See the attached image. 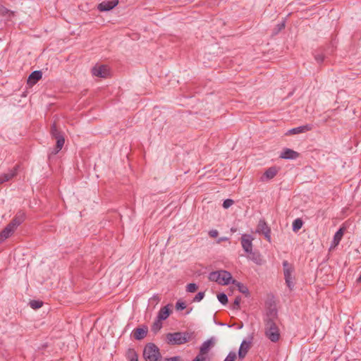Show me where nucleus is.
<instances>
[{
	"instance_id": "obj_1",
	"label": "nucleus",
	"mask_w": 361,
	"mask_h": 361,
	"mask_svg": "<svg viewBox=\"0 0 361 361\" xmlns=\"http://www.w3.org/2000/svg\"><path fill=\"white\" fill-rule=\"evenodd\" d=\"M277 310L270 309L264 319V334L271 341L277 342L280 338V331L277 325Z\"/></svg>"
},
{
	"instance_id": "obj_2",
	"label": "nucleus",
	"mask_w": 361,
	"mask_h": 361,
	"mask_svg": "<svg viewBox=\"0 0 361 361\" xmlns=\"http://www.w3.org/2000/svg\"><path fill=\"white\" fill-rule=\"evenodd\" d=\"M209 279L220 285H228L232 283V276L230 272L225 270L212 271L209 275Z\"/></svg>"
},
{
	"instance_id": "obj_3",
	"label": "nucleus",
	"mask_w": 361,
	"mask_h": 361,
	"mask_svg": "<svg viewBox=\"0 0 361 361\" xmlns=\"http://www.w3.org/2000/svg\"><path fill=\"white\" fill-rule=\"evenodd\" d=\"M166 342L171 345H180L189 341L190 334L187 332L169 333L166 336Z\"/></svg>"
},
{
	"instance_id": "obj_4",
	"label": "nucleus",
	"mask_w": 361,
	"mask_h": 361,
	"mask_svg": "<svg viewBox=\"0 0 361 361\" xmlns=\"http://www.w3.org/2000/svg\"><path fill=\"white\" fill-rule=\"evenodd\" d=\"M143 357L146 361H158L161 358L159 348L154 343H148L145 345Z\"/></svg>"
},
{
	"instance_id": "obj_5",
	"label": "nucleus",
	"mask_w": 361,
	"mask_h": 361,
	"mask_svg": "<svg viewBox=\"0 0 361 361\" xmlns=\"http://www.w3.org/2000/svg\"><path fill=\"white\" fill-rule=\"evenodd\" d=\"M283 267L286 283L288 287L289 290H292L294 288L293 277L292 276L294 269L292 267V265L288 262V261L283 262Z\"/></svg>"
},
{
	"instance_id": "obj_6",
	"label": "nucleus",
	"mask_w": 361,
	"mask_h": 361,
	"mask_svg": "<svg viewBox=\"0 0 361 361\" xmlns=\"http://www.w3.org/2000/svg\"><path fill=\"white\" fill-rule=\"evenodd\" d=\"M256 233L264 235L269 243L271 242V228L264 219H260L256 228Z\"/></svg>"
},
{
	"instance_id": "obj_7",
	"label": "nucleus",
	"mask_w": 361,
	"mask_h": 361,
	"mask_svg": "<svg viewBox=\"0 0 361 361\" xmlns=\"http://www.w3.org/2000/svg\"><path fill=\"white\" fill-rule=\"evenodd\" d=\"M253 237L249 234H243L241 237V245L244 251L247 252H251L252 250V240Z\"/></svg>"
},
{
	"instance_id": "obj_8",
	"label": "nucleus",
	"mask_w": 361,
	"mask_h": 361,
	"mask_svg": "<svg viewBox=\"0 0 361 361\" xmlns=\"http://www.w3.org/2000/svg\"><path fill=\"white\" fill-rule=\"evenodd\" d=\"M118 4V0H109V1H103L100 3L97 8L99 11H109L113 9Z\"/></svg>"
},
{
	"instance_id": "obj_9",
	"label": "nucleus",
	"mask_w": 361,
	"mask_h": 361,
	"mask_svg": "<svg viewBox=\"0 0 361 361\" xmlns=\"http://www.w3.org/2000/svg\"><path fill=\"white\" fill-rule=\"evenodd\" d=\"M92 73L95 76L106 78L109 74V68L104 65L94 66L92 70Z\"/></svg>"
},
{
	"instance_id": "obj_10",
	"label": "nucleus",
	"mask_w": 361,
	"mask_h": 361,
	"mask_svg": "<svg viewBox=\"0 0 361 361\" xmlns=\"http://www.w3.org/2000/svg\"><path fill=\"white\" fill-rule=\"evenodd\" d=\"M19 169V165L15 166L12 169L9 170L8 173H5L0 176V184L10 180L16 176Z\"/></svg>"
},
{
	"instance_id": "obj_11",
	"label": "nucleus",
	"mask_w": 361,
	"mask_h": 361,
	"mask_svg": "<svg viewBox=\"0 0 361 361\" xmlns=\"http://www.w3.org/2000/svg\"><path fill=\"white\" fill-rule=\"evenodd\" d=\"M16 228L8 224L0 233V243L9 238L15 231Z\"/></svg>"
},
{
	"instance_id": "obj_12",
	"label": "nucleus",
	"mask_w": 361,
	"mask_h": 361,
	"mask_svg": "<svg viewBox=\"0 0 361 361\" xmlns=\"http://www.w3.org/2000/svg\"><path fill=\"white\" fill-rule=\"evenodd\" d=\"M247 259L252 260L254 263L258 265H261L263 263V259L260 253L258 251L251 250V252H247Z\"/></svg>"
},
{
	"instance_id": "obj_13",
	"label": "nucleus",
	"mask_w": 361,
	"mask_h": 361,
	"mask_svg": "<svg viewBox=\"0 0 361 361\" xmlns=\"http://www.w3.org/2000/svg\"><path fill=\"white\" fill-rule=\"evenodd\" d=\"M250 348V342L244 340L241 343L240 348L238 350V354L239 359H240V360L244 359V357H245L246 354L247 353Z\"/></svg>"
},
{
	"instance_id": "obj_14",
	"label": "nucleus",
	"mask_w": 361,
	"mask_h": 361,
	"mask_svg": "<svg viewBox=\"0 0 361 361\" xmlns=\"http://www.w3.org/2000/svg\"><path fill=\"white\" fill-rule=\"evenodd\" d=\"M299 154L288 148H286L281 154L280 157L285 159H295L298 157Z\"/></svg>"
},
{
	"instance_id": "obj_15",
	"label": "nucleus",
	"mask_w": 361,
	"mask_h": 361,
	"mask_svg": "<svg viewBox=\"0 0 361 361\" xmlns=\"http://www.w3.org/2000/svg\"><path fill=\"white\" fill-rule=\"evenodd\" d=\"M25 218V213L18 212L9 224L16 229V228L24 221Z\"/></svg>"
},
{
	"instance_id": "obj_16",
	"label": "nucleus",
	"mask_w": 361,
	"mask_h": 361,
	"mask_svg": "<svg viewBox=\"0 0 361 361\" xmlns=\"http://www.w3.org/2000/svg\"><path fill=\"white\" fill-rule=\"evenodd\" d=\"M311 129H312V127L310 125L301 126L288 130V131L286 133V135H295V134L303 133L310 130Z\"/></svg>"
},
{
	"instance_id": "obj_17",
	"label": "nucleus",
	"mask_w": 361,
	"mask_h": 361,
	"mask_svg": "<svg viewBox=\"0 0 361 361\" xmlns=\"http://www.w3.org/2000/svg\"><path fill=\"white\" fill-rule=\"evenodd\" d=\"M133 337L136 340H142L143 339L147 334V328L145 326L136 328L133 330Z\"/></svg>"
},
{
	"instance_id": "obj_18",
	"label": "nucleus",
	"mask_w": 361,
	"mask_h": 361,
	"mask_svg": "<svg viewBox=\"0 0 361 361\" xmlns=\"http://www.w3.org/2000/svg\"><path fill=\"white\" fill-rule=\"evenodd\" d=\"M42 77V73L40 71H33L28 77L27 84L32 85L37 83Z\"/></svg>"
},
{
	"instance_id": "obj_19",
	"label": "nucleus",
	"mask_w": 361,
	"mask_h": 361,
	"mask_svg": "<svg viewBox=\"0 0 361 361\" xmlns=\"http://www.w3.org/2000/svg\"><path fill=\"white\" fill-rule=\"evenodd\" d=\"M169 306H170V305H167L163 307L162 308H161L158 312L157 319H158L161 321H164V320L166 319L171 313Z\"/></svg>"
},
{
	"instance_id": "obj_20",
	"label": "nucleus",
	"mask_w": 361,
	"mask_h": 361,
	"mask_svg": "<svg viewBox=\"0 0 361 361\" xmlns=\"http://www.w3.org/2000/svg\"><path fill=\"white\" fill-rule=\"evenodd\" d=\"M214 345L213 340L208 339L206 341L203 342L200 348V352L202 354H204L207 355L208 352L210 350L211 348Z\"/></svg>"
},
{
	"instance_id": "obj_21",
	"label": "nucleus",
	"mask_w": 361,
	"mask_h": 361,
	"mask_svg": "<svg viewBox=\"0 0 361 361\" xmlns=\"http://www.w3.org/2000/svg\"><path fill=\"white\" fill-rule=\"evenodd\" d=\"M56 145L55 149L51 152L52 154H56L62 149V147H63L64 142H65V139H64L63 135L59 137H57V138H56Z\"/></svg>"
},
{
	"instance_id": "obj_22",
	"label": "nucleus",
	"mask_w": 361,
	"mask_h": 361,
	"mask_svg": "<svg viewBox=\"0 0 361 361\" xmlns=\"http://www.w3.org/2000/svg\"><path fill=\"white\" fill-rule=\"evenodd\" d=\"M344 233V228H340L334 234V239H333V244L334 246H336L339 244L340 241L341 240L343 235Z\"/></svg>"
},
{
	"instance_id": "obj_23",
	"label": "nucleus",
	"mask_w": 361,
	"mask_h": 361,
	"mask_svg": "<svg viewBox=\"0 0 361 361\" xmlns=\"http://www.w3.org/2000/svg\"><path fill=\"white\" fill-rule=\"evenodd\" d=\"M126 357L129 361H138V355L133 348H128L126 352Z\"/></svg>"
},
{
	"instance_id": "obj_24",
	"label": "nucleus",
	"mask_w": 361,
	"mask_h": 361,
	"mask_svg": "<svg viewBox=\"0 0 361 361\" xmlns=\"http://www.w3.org/2000/svg\"><path fill=\"white\" fill-rule=\"evenodd\" d=\"M277 169L275 167L269 168L264 173L267 179H271L277 174Z\"/></svg>"
},
{
	"instance_id": "obj_25",
	"label": "nucleus",
	"mask_w": 361,
	"mask_h": 361,
	"mask_svg": "<svg viewBox=\"0 0 361 361\" xmlns=\"http://www.w3.org/2000/svg\"><path fill=\"white\" fill-rule=\"evenodd\" d=\"M50 133H51V137L54 139L57 138V137H59L63 135V133L57 129L56 125L55 123H54L51 126Z\"/></svg>"
},
{
	"instance_id": "obj_26",
	"label": "nucleus",
	"mask_w": 361,
	"mask_h": 361,
	"mask_svg": "<svg viewBox=\"0 0 361 361\" xmlns=\"http://www.w3.org/2000/svg\"><path fill=\"white\" fill-rule=\"evenodd\" d=\"M232 283L235 285L238 288V290L240 293H244V294H247L249 293L248 288H247V286H244L243 283H241L235 280H233Z\"/></svg>"
},
{
	"instance_id": "obj_27",
	"label": "nucleus",
	"mask_w": 361,
	"mask_h": 361,
	"mask_svg": "<svg viewBox=\"0 0 361 361\" xmlns=\"http://www.w3.org/2000/svg\"><path fill=\"white\" fill-rule=\"evenodd\" d=\"M303 221L301 219L298 218L295 219L293 222V231L294 232L298 231L302 226Z\"/></svg>"
},
{
	"instance_id": "obj_28",
	"label": "nucleus",
	"mask_w": 361,
	"mask_h": 361,
	"mask_svg": "<svg viewBox=\"0 0 361 361\" xmlns=\"http://www.w3.org/2000/svg\"><path fill=\"white\" fill-rule=\"evenodd\" d=\"M162 327V321L156 319L154 321L152 326V331L156 334L157 333Z\"/></svg>"
},
{
	"instance_id": "obj_29",
	"label": "nucleus",
	"mask_w": 361,
	"mask_h": 361,
	"mask_svg": "<svg viewBox=\"0 0 361 361\" xmlns=\"http://www.w3.org/2000/svg\"><path fill=\"white\" fill-rule=\"evenodd\" d=\"M217 298L219 301L223 305H226L228 302V297L224 293L218 294Z\"/></svg>"
},
{
	"instance_id": "obj_30",
	"label": "nucleus",
	"mask_w": 361,
	"mask_h": 361,
	"mask_svg": "<svg viewBox=\"0 0 361 361\" xmlns=\"http://www.w3.org/2000/svg\"><path fill=\"white\" fill-rule=\"evenodd\" d=\"M30 305L33 309H38L42 306V302L39 300H31Z\"/></svg>"
},
{
	"instance_id": "obj_31",
	"label": "nucleus",
	"mask_w": 361,
	"mask_h": 361,
	"mask_svg": "<svg viewBox=\"0 0 361 361\" xmlns=\"http://www.w3.org/2000/svg\"><path fill=\"white\" fill-rule=\"evenodd\" d=\"M197 286L194 283L188 284V286L186 287V290L189 293H194L197 290Z\"/></svg>"
},
{
	"instance_id": "obj_32",
	"label": "nucleus",
	"mask_w": 361,
	"mask_h": 361,
	"mask_svg": "<svg viewBox=\"0 0 361 361\" xmlns=\"http://www.w3.org/2000/svg\"><path fill=\"white\" fill-rule=\"evenodd\" d=\"M236 353L235 352H230L224 361H235L236 359Z\"/></svg>"
},
{
	"instance_id": "obj_33",
	"label": "nucleus",
	"mask_w": 361,
	"mask_h": 361,
	"mask_svg": "<svg viewBox=\"0 0 361 361\" xmlns=\"http://www.w3.org/2000/svg\"><path fill=\"white\" fill-rule=\"evenodd\" d=\"M241 301V298L240 296H238L235 298L233 304V310H238L240 308V303Z\"/></svg>"
},
{
	"instance_id": "obj_34",
	"label": "nucleus",
	"mask_w": 361,
	"mask_h": 361,
	"mask_svg": "<svg viewBox=\"0 0 361 361\" xmlns=\"http://www.w3.org/2000/svg\"><path fill=\"white\" fill-rule=\"evenodd\" d=\"M207 360V355L204 354H202L200 352L199 354L196 356L195 359H193L192 361H206Z\"/></svg>"
},
{
	"instance_id": "obj_35",
	"label": "nucleus",
	"mask_w": 361,
	"mask_h": 361,
	"mask_svg": "<svg viewBox=\"0 0 361 361\" xmlns=\"http://www.w3.org/2000/svg\"><path fill=\"white\" fill-rule=\"evenodd\" d=\"M204 297V292H199L195 297L193 298V302H200L201 301Z\"/></svg>"
},
{
	"instance_id": "obj_36",
	"label": "nucleus",
	"mask_w": 361,
	"mask_h": 361,
	"mask_svg": "<svg viewBox=\"0 0 361 361\" xmlns=\"http://www.w3.org/2000/svg\"><path fill=\"white\" fill-rule=\"evenodd\" d=\"M233 204V200H231V199H227L226 200L224 201V203H223V207L225 209H228V207H230L232 204Z\"/></svg>"
},
{
	"instance_id": "obj_37",
	"label": "nucleus",
	"mask_w": 361,
	"mask_h": 361,
	"mask_svg": "<svg viewBox=\"0 0 361 361\" xmlns=\"http://www.w3.org/2000/svg\"><path fill=\"white\" fill-rule=\"evenodd\" d=\"M185 307H186V305H185V302H183L178 301L176 304V308L178 310H183L185 309Z\"/></svg>"
},
{
	"instance_id": "obj_38",
	"label": "nucleus",
	"mask_w": 361,
	"mask_h": 361,
	"mask_svg": "<svg viewBox=\"0 0 361 361\" xmlns=\"http://www.w3.org/2000/svg\"><path fill=\"white\" fill-rule=\"evenodd\" d=\"M314 59L317 63H321L324 60V56L322 54H317L314 56Z\"/></svg>"
},
{
	"instance_id": "obj_39",
	"label": "nucleus",
	"mask_w": 361,
	"mask_h": 361,
	"mask_svg": "<svg viewBox=\"0 0 361 361\" xmlns=\"http://www.w3.org/2000/svg\"><path fill=\"white\" fill-rule=\"evenodd\" d=\"M0 11L1 13L3 14V15H5V14H8L9 16H13V12L7 9L5 7H2L1 9H0Z\"/></svg>"
},
{
	"instance_id": "obj_40",
	"label": "nucleus",
	"mask_w": 361,
	"mask_h": 361,
	"mask_svg": "<svg viewBox=\"0 0 361 361\" xmlns=\"http://www.w3.org/2000/svg\"><path fill=\"white\" fill-rule=\"evenodd\" d=\"M209 235L210 237L212 238H216L219 235V232L217 230H211L209 232Z\"/></svg>"
},
{
	"instance_id": "obj_41",
	"label": "nucleus",
	"mask_w": 361,
	"mask_h": 361,
	"mask_svg": "<svg viewBox=\"0 0 361 361\" xmlns=\"http://www.w3.org/2000/svg\"><path fill=\"white\" fill-rule=\"evenodd\" d=\"M164 361H180V358L178 356H175L170 358H165Z\"/></svg>"
},
{
	"instance_id": "obj_42",
	"label": "nucleus",
	"mask_w": 361,
	"mask_h": 361,
	"mask_svg": "<svg viewBox=\"0 0 361 361\" xmlns=\"http://www.w3.org/2000/svg\"><path fill=\"white\" fill-rule=\"evenodd\" d=\"M278 26H279V30H281V29L284 28L285 23H281V24H279Z\"/></svg>"
},
{
	"instance_id": "obj_43",
	"label": "nucleus",
	"mask_w": 361,
	"mask_h": 361,
	"mask_svg": "<svg viewBox=\"0 0 361 361\" xmlns=\"http://www.w3.org/2000/svg\"><path fill=\"white\" fill-rule=\"evenodd\" d=\"M231 231L232 233H235V232H236V231H237V228H233H233H231Z\"/></svg>"
},
{
	"instance_id": "obj_44",
	"label": "nucleus",
	"mask_w": 361,
	"mask_h": 361,
	"mask_svg": "<svg viewBox=\"0 0 361 361\" xmlns=\"http://www.w3.org/2000/svg\"><path fill=\"white\" fill-rule=\"evenodd\" d=\"M227 240V238H220V239L219 240V241H218V242L219 243V242H221V241H224V240Z\"/></svg>"
}]
</instances>
